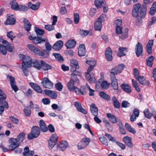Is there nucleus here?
I'll return each instance as SVG.
<instances>
[{
	"label": "nucleus",
	"instance_id": "f257e3e1",
	"mask_svg": "<svg viewBox=\"0 0 156 156\" xmlns=\"http://www.w3.org/2000/svg\"><path fill=\"white\" fill-rule=\"evenodd\" d=\"M79 82V80L76 76L74 74H73L71 79L67 84L68 89L70 91H74L75 92L76 91H78L79 88L75 86L74 85L75 83H78Z\"/></svg>",
	"mask_w": 156,
	"mask_h": 156
},
{
	"label": "nucleus",
	"instance_id": "f03ea898",
	"mask_svg": "<svg viewBox=\"0 0 156 156\" xmlns=\"http://www.w3.org/2000/svg\"><path fill=\"white\" fill-rule=\"evenodd\" d=\"M27 47L31 51L41 57V56H44V57H46L48 55V52L46 51L45 53H43L42 51L31 44H28Z\"/></svg>",
	"mask_w": 156,
	"mask_h": 156
},
{
	"label": "nucleus",
	"instance_id": "7ed1b4c3",
	"mask_svg": "<svg viewBox=\"0 0 156 156\" xmlns=\"http://www.w3.org/2000/svg\"><path fill=\"white\" fill-rule=\"evenodd\" d=\"M40 133L39 128L37 126H33L31 129V132L28 135V138L31 140L38 136Z\"/></svg>",
	"mask_w": 156,
	"mask_h": 156
},
{
	"label": "nucleus",
	"instance_id": "20e7f679",
	"mask_svg": "<svg viewBox=\"0 0 156 156\" xmlns=\"http://www.w3.org/2000/svg\"><path fill=\"white\" fill-rule=\"evenodd\" d=\"M20 58H22L23 62L22 66H25L27 68L31 67L32 66V60L30 57L27 55H21Z\"/></svg>",
	"mask_w": 156,
	"mask_h": 156
},
{
	"label": "nucleus",
	"instance_id": "39448f33",
	"mask_svg": "<svg viewBox=\"0 0 156 156\" xmlns=\"http://www.w3.org/2000/svg\"><path fill=\"white\" fill-rule=\"evenodd\" d=\"M90 141V140L89 138H83L78 144V149L81 150L84 148L89 144Z\"/></svg>",
	"mask_w": 156,
	"mask_h": 156
},
{
	"label": "nucleus",
	"instance_id": "423d86ee",
	"mask_svg": "<svg viewBox=\"0 0 156 156\" xmlns=\"http://www.w3.org/2000/svg\"><path fill=\"white\" fill-rule=\"evenodd\" d=\"M58 136L55 134H54L50 138L48 141V147L50 149H52L56 145L57 141Z\"/></svg>",
	"mask_w": 156,
	"mask_h": 156
},
{
	"label": "nucleus",
	"instance_id": "0eeeda50",
	"mask_svg": "<svg viewBox=\"0 0 156 156\" xmlns=\"http://www.w3.org/2000/svg\"><path fill=\"white\" fill-rule=\"evenodd\" d=\"M124 67V65L122 64L118 65L111 70V77H114L115 75L120 73Z\"/></svg>",
	"mask_w": 156,
	"mask_h": 156
},
{
	"label": "nucleus",
	"instance_id": "6e6552de",
	"mask_svg": "<svg viewBox=\"0 0 156 156\" xmlns=\"http://www.w3.org/2000/svg\"><path fill=\"white\" fill-rule=\"evenodd\" d=\"M10 144L9 146V149L12 151L13 150L18 147L20 144L17 141L16 139L11 138L9 139Z\"/></svg>",
	"mask_w": 156,
	"mask_h": 156
},
{
	"label": "nucleus",
	"instance_id": "1a4fd4ad",
	"mask_svg": "<svg viewBox=\"0 0 156 156\" xmlns=\"http://www.w3.org/2000/svg\"><path fill=\"white\" fill-rule=\"evenodd\" d=\"M41 83L44 87L46 88L51 89L53 87V83L47 78L44 77L43 78Z\"/></svg>",
	"mask_w": 156,
	"mask_h": 156
},
{
	"label": "nucleus",
	"instance_id": "9d476101",
	"mask_svg": "<svg viewBox=\"0 0 156 156\" xmlns=\"http://www.w3.org/2000/svg\"><path fill=\"white\" fill-rule=\"evenodd\" d=\"M70 62L71 66L70 70L71 72L73 73V74H74V73L76 72V69L79 68L78 62L76 59H72L70 60Z\"/></svg>",
	"mask_w": 156,
	"mask_h": 156
},
{
	"label": "nucleus",
	"instance_id": "9b49d317",
	"mask_svg": "<svg viewBox=\"0 0 156 156\" xmlns=\"http://www.w3.org/2000/svg\"><path fill=\"white\" fill-rule=\"evenodd\" d=\"M29 39L30 40H32V42L35 44L40 43L42 41H46L45 38H42L40 37H33L31 36H29Z\"/></svg>",
	"mask_w": 156,
	"mask_h": 156
},
{
	"label": "nucleus",
	"instance_id": "f8f14e48",
	"mask_svg": "<svg viewBox=\"0 0 156 156\" xmlns=\"http://www.w3.org/2000/svg\"><path fill=\"white\" fill-rule=\"evenodd\" d=\"M68 147V144L66 141H62L57 145V149L59 151H64Z\"/></svg>",
	"mask_w": 156,
	"mask_h": 156
},
{
	"label": "nucleus",
	"instance_id": "ddd939ff",
	"mask_svg": "<svg viewBox=\"0 0 156 156\" xmlns=\"http://www.w3.org/2000/svg\"><path fill=\"white\" fill-rule=\"evenodd\" d=\"M45 94L52 99H56L57 97V92L55 91L46 89L44 91Z\"/></svg>",
	"mask_w": 156,
	"mask_h": 156
},
{
	"label": "nucleus",
	"instance_id": "4468645a",
	"mask_svg": "<svg viewBox=\"0 0 156 156\" xmlns=\"http://www.w3.org/2000/svg\"><path fill=\"white\" fill-rule=\"evenodd\" d=\"M143 52V47L142 44L138 42L136 45L135 48V53L136 56L139 57Z\"/></svg>",
	"mask_w": 156,
	"mask_h": 156
},
{
	"label": "nucleus",
	"instance_id": "2eb2a0df",
	"mask_svg": "<svg viewBox=\"0 0 156 156\" xmlns=\"http://www.w3.org/2000/svg\"><path fill=\"white\" fill-rule=\"evenodd\" d=\"M75 106L78 111L84 114H87V111L83 108L80 103L77 101H76L74 103Z\"/></svg>",
	"mask_w": 156,
	"mask_h": 156
},
{
	"label": "nucleus",
	"instance_id": "dca6fc26",
	"mask_svg": "<svg viewBox=\"0 0 156 156\" xmlns=\"http://www.w3.org/2000/svg\"><path fill=\"white\" fill-rule=\"evenodd\" d=\"M112 51L110 47L108 48L105 52V56L106 59L108 61H111L112 60Z\"/></svg>",
	"mask_w": 156,
	"mask_h": 156
},
{
	"label": "nucleus",
	"instance_id": "f3484780",
	"mask_svg": "<svg viewBox=\"0 0 156 156\" xmlns=\"http://www.w3.org/2000/svg\"><path fill=\"white\" fill-rule=\"evenodd\" d=\"M78 54L80 56L85 55L86 50L85 45L83 44H80L78 48Z\"/></svg>",
	"mask_w": 156,
	"mask_h": 156
},
{
	"label": "nucleus",
	"instance_id": "a211bd4d",
	"mask_svg": "<svg viewBox=\"0 0 156 156\" xmlns=\"http://www.w3.org/2000/svg\"><path fill=\"white\" fill-rule=\"evenodd\" d=\"M63 45V42L61 40H59L54 44L52 48L55 50L59 51L61 49Z\"/></svg>",
	"mask_w": 156,
	"mask_h": 156
},
{
	"label": "nucleus",
	"instance_id": "6ab92c4d",
	"mask_svg": "<svg viewBox=\"0 0 156 156\" xmlns=\"http://www.w3.org/2000/svg\"><path fill=\"white\" fill-rule=\"evenodd\" d=\"M15 22L16 20L14 16L11 15L9 16L5 23L6 25H13Z\"/></svg>",
	"mask_w": 156,
	"mask_h": 156
},
{
	"label": "nucleus",
	"instance_id": "aec40b11",
	"mask_svg": "<svg viewBox=\"0 0 156 156\" xmlns=\"http://www.w3.org/2000/svg\"><path fill=\"white\" fill-rule=\"evenodd\" d=\"M90 110L92 115L94 116L98 115V109L94 104L93 103L90 105Z\"/></svg>",
	"mask_w": 156,
	"mask_h": 156
},
{
	"label": "nucleus",
	"instance_id": "412c9836",
	"mask_svg": "<svg viewBox=\"0 0 156 156\" xmlns=\"http://www.w3.org/2000/svg\"><path fill=\"white\" fill-rule=\"evenodd\" d=\"M45 45L46 50L44 49L43 50V53H45V52L46 51L47 52H48V55L46 57H44V56H41V57L43 58H46L49 56V51L51 50L52 48L51 46L50 45V43L48 41H46V42Z\"/></svg>",
	"mask_w": 156,
	"mask_h": 156
},
{
	"label": "nucleus",
	"instance_id": "4be33fe9",
	"mask_svg": "<svg viewBox=\"0 0 156 156\" xmlns=\"http://www.w3.org/2000/svg\"><path fill=\"white\" fill-rule=\"evenodd\" d=\"M86 79L90 83H94L95 81V79L94 74L93 73H91L90 74H86Z\"/></svg>",
	"mask_w": 156,
	"mask_h": 156
},
{
	"label": "nucleus",
	"instance_id": "5701e85b",
	"mask_svg": "<svg viewBox=\"0 0 156 156\" xmlns=\"http://www.w3.org/2000/svg\"><path fill=\"white\" fill-rule=\"evenodd\" d=\"M124 142L127 146L129 147H132L133 146V144L132 142L131 138L128 136H125L123 138Z\"/></svg>",
	"mask_w": 156,
	"mask_h": 156
},
{
	"label": "nucleus",
	"instance_id": "b1692460",
	"mask_svg": "<svg viewBox=\"0 0 156 156\" xmlns=\"http://www.w3.org/2000/svg\"><path fill=\"white\" fill-rule=\"evenodd\" d=\"M94 27L95 30L101 31L102 27V22L100 19H97L95 22Z\"/></svg>",
	"mask_w": 156,
	"mask_h": 156
},
{
	"label": "nucleus",
	"instance_id": "393cba45",
	"mask_svg": "<svg viewBox=\"0 0 156 156\" xmlns=\"http://www.w3.org/2000/svg\"><path fill=\"white\" fill-rule=\"evenodd\" d=\"M29 84L36 91L40 93H42V90L40 86L37 85L36 83H34L30 82Z\"/></svg>",
	"mask_w": 156,
	"mask_h": 156
},
{
	"label": "nucleus",
	"instance_id": "a878e982",
	"mask_svg": "<svg viewBox=\"0 0 156 156\" xmlns=\"http://www.w3.org/2000/svg\"><path fill=\"white\" fill-rule=\"evenodd\" d=\"M76 43L74 40H68L66 43L65 46L67 48H71L74 47Z\"/></svg>",
	"mask_w": 156,
	"mask_h": 156
},
{
	"label": "nucleus",
	"instance_id": "bb28decb",
	"mask_svg": "<svg viewBox=\"0 0 156 156\" xmlns=\"http://www.w3.org/2000/svg\"><path fill=\"white\" fill-rule=\"evenodd\" d=\"M40 63L41 64V68L44 70H47L51 69L52 67L48 64L42 60L40 61Z\"/></svg>",
	"mask_w": 156,
	"mask_h": 156
},
{
	"label": "nucleus",
	"instance_id": "cd10ccee",
	"mask_svg": "<svg viewBox=\"0 0 156 156\" xmlns=\"http://www.w3.org/2000/svg\"><path fill=\"white\" fill-rule=\"evenodd\" d=\"M112 80L111 85L112 87L114 90H117L118 88V85L117 80L114 76V77H111Z\"/></svg>",
	"mask_w": 156,
	"mask_h": 156
},
{
	"label": "nucleus",
	"instance_id": "c85d7f7f",
	"mask_svg": "<svg viewBox=\"0 0 156 156\" xmlns=\"http://www.w3.org/2000/svg\"><path fill=\"white\" fill-rule=\"evenodd\" d=\"M34 154V152L31 151H29L28 147H25L24 151L23 153V156H32Z\"/></svg>",
	"mask_w": 156,
	"mask_h": 156
},
{
	"label": "nucleus",
	"instance_id": "c756f323",
	"mask_svg": "<svg viewBox=\"0 0 156 156\" xmlns=\"http://www.w3.org/2000/svg\"><path fill=\"white\" fill-rule=\"evenodd\" d=\"M0 96L2 97L0 98V105H3L5 108H8L9 107L8 105L5 100L6 96V94H4L3 95Z\"/></svg>",
	"mask_w": 156,
	"mask_h": 156
},
{
	"label": "nucleus",
	"instance_id": "7c9ffc66",
	"mask_svg": "<svg viewBox=\"0 0 156 156\" xmlns=\"http://www.w3.org/2000/svg\"><path fill=\"white\" fill-rule=\"evenodd\" d=\"M120 87L122 89L127 93H130L131 92L130 87L127 83H124L121 84Z\"/></svg>",
	"mask_w": 156,
	"mask_h": 156
},
{
	"label": "nucleus",
	"instance_id": "2f4dec72",
	"mask_svg": "<svg viewBox=\"0 0 156 156\" xmlns=\"http://www.w3.org/2000/svg\"><path fill=\"white\" fill-rule=\"evenodd\" d=\"M119 52L117 53V55L121 57L125 56L127 52V48H126L119 47Z\"/></svg>",
	"mask_w": 156,
	"mask_h": 156
},
{
	"label": "nucleus",
	"instance_id": "473e14b6",
	"mask_svg": "<svg viewBox=\"0 0 156 156\" xmlns=\"http://www.w3.org/2000/svg\"><path fill=\"white\" fill-rule=\"evenodd\" d=\"M2 43L3 44L6 45V50L7 51L8 50L10 52H13L14 47L11 46L7 41L6 40H3L2 41Z\"/></svg>",
	"mask_w": 156,
	"mask_h": 156
},
{
	"label": "nucleus",
	"instance_id": "72a5a7b5",
	"mask_svg": "<svg viewBox=\"0 0 156 156\" xmlns=\"http://www.w3.org/2000/svg\"><path fill=\"white\" fill-rule=\"evenodd\" d=\"M39 126L41 130L43 132H45L48 131V128L43 120H41L39 121Z\"/></svg>",
	"mask_w": 156,
	"mask_h": 156
},
{
	"label": "nucleus",
	"instance_id": "f704fd0d",
	"mask_svg": "<svg viewBox=\"0 0 156 156\" xmlns=\"http://www.w3.org/2000/svg\"><path fill=\"white\" fill-rule=\"evenodd\" d=\"M99 95L102 98L108 101H110L111 99L110 97L104 91H101L99 93Z\"/></svg>",
	"mask_w": 156,
	"mask_h": 156
},
{
	"label": "nucleus",
	"instance_id": "c9c22d12",
	"mask_svg": "<svg viewBox=\"0 0 156 156\" xmlns=\"http://www.w3.org/2000/svg\"><path fill=\"white\" fill-rule=\"evenodd\" d=\"M40 3L37 2L35 4H32L31 2H29L28 4V7L31 9L34 10L37 9L39 7Z\"/></svg>",
	"mask_w": 156,
	"mask_h": 156
},
{
	"label": "nucleus",
	"instance_id": "e433bc0d",
	"mask_svg": "<svg viewBox=\"0 0 156 156\" xmlns=\"http://www.w3.org/2000/svg\"><path fill=\"white\" fill-rule=\"evenodd\" d=\"M107 116L109 120L112 123H115L117 122V119L113 114L110 113H107Z\"/></svg>",
	"mask_w": 156,
	"mask_h": 156
},
{
	"label": "nucleus",
	"instance_id": "4c0bfd02",
	"mask_svg": "<svg viewBox=\"0 0 156 156\" xmlns=\"http://www.w3.org/2000/svg\"><path fill=\"white\" fill-rule=\"evenodd\" d=\"M23 23L26 30L27 31H30L31 27V24L25 18L23 20Z\"/></svg>",
	"mask_w": 156,
	"mask_h": 156
},
{
	"label": "nucleus",
	"instance_id": "58836bf2",
	"mask_svg": "<svg viewBox=\"0 0 156 156\" xmlns=\"http://www.w3.org/2000/svg\"><path fill=\"white\" fill-rule=\"evenodd\" d=\"M112 103L115 108H119L120 107V104L117 99L115 97H113L112 98Z\"/></svg>",
	"mask_w": 156,
	"mask_h": 156
},
{
	"label": "nucleus",
	"instance_id": "ea45409f",
	"mask_svg": "<svg viewBox=\"0 0 156 156\" xmlns=\"http://www.w3.org/2000/svg\"><path fill=\"white\" fill-rule=\"evenodd\" d=\"M110 84V83H108L107 81L104 80L101 83V87L103 90H106L109 88Z\"/></svg>",
	"mask_w": 156,
	"mask_h": 156
},
{
	"label": "nucleus",
	"instance_id": "a19ab883",
	"mask_svg": "<svg viewBox=\"0 0 156 156\" xmlns=\"http://www.w3.org/2000/svg\"><path fill=\"white\" fill-rule=\"evenodd\" d=\"M23 112L26 116L29 117L31 114V108L28 106H25L23 109Z\"/></svg>",
	"mask_w": 156,
	"mask_h": 156
},
{
	"label": "nucleus",
	"instance_id": "79ce46f5",
	"mask_svg": "<svg viewBox=\"0 0 156 156\" xmlns=\"http://www.w3.org/2000/svg\"><path fill=\"white\" fill-rule=\"evenodd\" d=\"M154 57L152 55L148 57L147 59V65L150 67H151L153 65V62Z\"/></svg>",
	"mask_w": 156,
	"mask_h": 156
},
{
	"label": "nucleus",
	"instance_id": "37998d69",
	"mask_svg": "<svg viewBox=\"0 0 156 156\" xmlns=\"http://www.w3.org/2000/svg\"><path fill=\"white\" fill-rule=\"evenodd\" d=\"M25 135L24 133L23 132L19 134L17 138H16L17 141H18L20 144L24 140Z\"/></svg>",
	"mask_w": 156,
	"mask_h": 156
},
{
	"label": "nucleus",
	"instance_id": "c03bdc74",
	"mask_svg": "<svg viewBox=\"0 0 156 156\" xmlns=\"http://www.w3.org/2000/svg\"><path fill=\"white\" fill-rule=\"evenodd\" d=\"M147 9L145 8L141 7L140 10V16L141 18H144L145 17L146 14Z\"/></svg>",
	"mask_w": 156,
	"mask_h": 156
},
{
	"label": "nucleus",
	"instance_id": "a18cd8bd",
	"mask_svg": "<svg viewBox=\"0 0 156 156\" xmlns=\"http://www.w3.org/2000/svg\"><path fill=\"white\" fill-rule=\"evenodd\" d=\"M52 55L55 56V58L59 62H63L64 61L63 58L58 53H53Z\"/></svg>",
	"mask_w": 156,
	"mask_h": 156
},
{
	"label": "nucleus",
	"instance_id": "49530a36",
	"mask_svg": "<svg viewBox=\"0 0 156 156\" xmlns=\"http://www.w3.org/2000/svg\"><path fill=\"white\" fill-rule=\"evenodd\" d=\"M156 12V2H154L151 7L150 8V10L149 11L150 14L152 15H154V14Z\"/></svg>",
	"mask_w": 156,
	"mask_h": 156
},
{
	"label": "nucleus",
	"instance_id": "de8ad7c7",
	"mask_svg": "<svg viewBox=\"0 0 156 156\" xmlns=\"http://www.w3.org/2000/svg\"><path fill=\"white\" fill-rule=\"evenodd\" d=\"M32 65H33V66L34 67L38 70H39L41 68V63L40 62H39L37 60H35L32 61Z\"/></svg>",
	"mask_w": 156,
	"mask_h": 156
},
{
	"label": "nucleus",
	"instance_id": "09e8293b",
	"mask_svg": "<svg viewBox=\"0 0 156 156\" xmlns=\"http://www.w3.org/2000/svg\"><path fill=\"white\" fill-rule=\"evenodd\" d=\"M34 30L37 36L42 35L44 34V31L43 30L35 27Z\"/></svg>",
	"mask_w": 156,
	"mask_h": 156
},
{
	"label": "nucleus",
	"instance_id": "8fccbe9b",
	"mask_svg": "<svg viewBox=\"0 0 156 156\" xmlns=\"http://www.w3.org/2000/svg\"><path fill=\"white\" fill-rule=\"evenodd\" d=\"M139 81V82L142 85H144L146 84V81L144 76H139L136 78Z\"/></svg>",
	"mask_w": 156,
	"mask_h": 156
},
{
	"label": "nucleus",
	"instance_id": "3c124183",
	"mask_svg": "<svg viewBox=\"0 0 156 156\" xmlns=\"http://www.w3.org/2000/svg\"><path fill=\"white\" fill-rule=\"evenodd\" d=\"M0 52L4 55H5L7 53V51L6 50V45L5 46L0 44Z\"/></svg>",
	"mask_w": 156,
	"mask_h": 156
},
{
	"label": "nucleus",
	"instance_id": "603ef678",
	"mask_svg": "<svg viewBox=\"0 0 156 156\" xmlns=\"http://www.w3.org/2000/svg\"><path fill=\"white\" fill-rule=\"evenodd\" d=\"M105 0H95V5L98 8H101Z\"/></svg>",
	"mask_w": 156,
	"mask_h": 156
},
{
	"label": "nucleus",
	"instance_id": "864d4df0",
	"mask_svg": "<svg viewBox=\"0 0 156 156\" xmlns=\"http://www.w3.org/2000/svg\"><path fill=\"white\" fill-rule=\"evenodd\" d=\"M128 29L126 28L122 32L121 38L122 39H125L128 36Z\"/></svg>",
	"mask_w": 156,
	"mask_h": 156
},
{
	"label": "nucleus",
	"instance_id": "5fc2aeb1",
	"mask_svg": "<svg viewBox=\"0 0 156 156\" xmlns=\"http://www.w3.org/2000/svg\"><path fill=\"white\" fill-rule=\"evenodd\" d=\"M144 114L146 117L148 119H150L151 116V114L149 113V111L148 109H145L144 112Z\"/></svg>",
	"mask_w": 156,
	"mask_h": 156
},
{
	"label": "nucleus",
	"instance_id": "6e6d98bb",
	"mask_svg": "<svg viewBox=\"0 0 156 156\" xmlns=\"http://www.w3.org/2000/svg\"><path fill=\"white\" fill-rule=\"evenodd\" d=\"M11 8L17 10L19 5L16 2H10Z\"/></svg>",
	"mask_w": 156,
	"mask_h": 156
},
{
	"label": "nucleus",
	"instance_id": "4d7b16f0",
	"mask_svg": "<svg viewBox=\"0 0 156 156\" xmlns=\"http://www.w3.org/2000/svg\"><path fill=\"white\" fill-rule=\"evenodd\" d=\"M133 87L137 92L140 91V89L136 81L133 79L132 80Z\"/></svg>",
	"mask_w": 156,
	"mask_h": 156
},
{
	"label": "nucleus",
	"instance_id": "13d9d810",
	"mask_svg": "<svg viewBox=\"0 0 156 156\" xmlns=\"http://www.w3.org/2000/svg\"><path fill=\"white\" fill-rule=\"evenodd\" d=\"M28 8L25 5H19L18 8L17 10L20 11H25L27 10Z\"/></svg>",
	"mask_w": 156,
	"mask_h": 156
},
{
	"label": "nucleus",
	"instance_id": "bf43d9fd",
	"mask_svg": "<svg viewBox=\"0 0 156 156\" xmlns=\"http://www.w3.org/2000/svg\"><path fill=\"white\" fill-rule=\"evenodd\" d=\"M99 140L103 144L106 146L108 145V140L105 137L103 136L100 138Z\"/></svg>",
	"mask_w": 156,
	"mask_h": 156
},
{
	"label": "nucleus",
	"instance_id": "052dcab7",
	"mask_svg": "<svg viewBox=\"0 0 156 156\" xmlns=\"http://www.w3.org/2000/svg\"><path fill=\"white\" fill-rule=\"evenodd\" d=\"M52 24L51 25H45L44 28L46 30L50 31L54 30L55 27Z\"/></svg>",
	"mask_w": 156,
	"mask_h": 156
},
{
	"label": "nucleus",
	"instance_id": "680f3d73",
	"mask_svg": "<svg viewBox=\"0 0 156 156\" xmlns=\"http://www.w3.org/2000/svg\"><path fill=\"white\" fill-rule=\"evenodd\" d=\"M80 34L83 37H84L87 35L89 33V31L80 29Z\"/></svg>",
	"mask_w": 156,
	"mask_h": 156
},
{
	"label": "nucleus",
	"instance_id": "e2e57ef3",
	"mask_svg": "<svg viewBox=\"0 0 156 156\" xmlns=\"http://www.w3.org/2000/svg\"><path fill=\"white\" fill-rule=\"evenodd\" d=\"M55 86L57 90L59 91H61L63 88V85L61 83H58L55 85Z\"/></svg>",
	"mask_w": 156,
	"mask_h": 156
},
{
	"label": "nucleus",
	"instance_id": "0e129e2a",
	"mask_svg": "<svg viewBox=\"0 0 156 156\" xmlns=\"http://www.w3.org/2000/svg\"><path fill=\"white\" fill-rule=\"evenodd\" d=\"M105 136L108 138L110 141L113 142H115L116 141L114 137L110 134L106 133H105Z\"/></svg>",
	"mask_w": 156,
	"mask_h": 156
},
{
	"label": "nucleus",
	"instance_id": "69168bd1",
	"mask_svg": "<svg viewBox=\"0 0 156 156\" xmlns=\"http://www.w3.org/2000/svg\"><path fill=\"white\" fill-rule=\"evenodd\" d=\"M115 30L116 34H120L122 32V27L121 26H116Z\"/></svg>",
	"mask_w": 156,
	"mask_h": 156
},
{
	"label": "nucleus",
	"instance_id": "338daca9",
	"mask_svg": "<svg viewBox=\"0 0 156 156\" xmlns=\"http://www.w3.org/2000/svg\"><path fill=\"white\" fill-rule=\"evenodd\" d=\"M76 93L78 94L85 95L86 93V90L85 88L83 89L82 90L79 89V90L76 91Z\"/></svg>",
	"mask_w": 156,
	"mask_h": 156
},
{
	"label": "nucleus",
	"instance_id": "774afa93",
	"mask_svg": "<svg viewBox=\"0 0 156 156\" xmlns=\"http://www.w3.org/2000/svg\"><path fill=\"white\" fill-rule=\"evenodd\" d=\"M130 103L126 101H123L122 103L121 106L122 108H126L129 106Z\"/></svg>",
	"mask_w": 156,
	"mask_h": 156
}]
</instances>
